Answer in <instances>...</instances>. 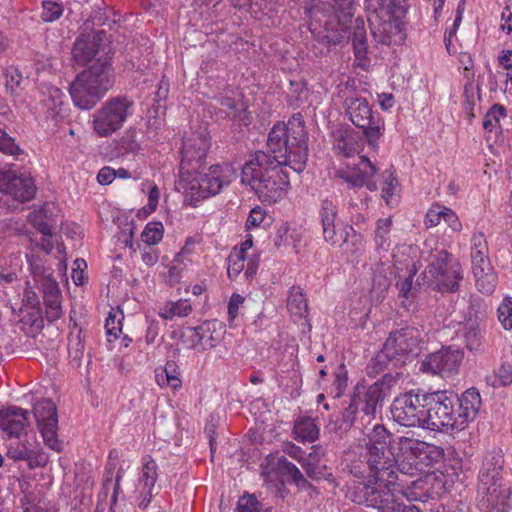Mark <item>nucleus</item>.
I'll return each mask as SVG.
<instances>
[{
  "label": "nucleus",
  "mask_w": 512,
  "mask_h": 512,
  "mask_svg": "<svg viewBox=\"0 0 512 512\" xmlns=\"http://www.w3.org/2000/svg\"><path fill=\"white\" fill-rule=\"evenodd\" d=\"M258 506L255 495H244L239 499L235 512H259Z\"/></svg>",
  "instance_id": "052dcab7"
},
{
  "label": "nucleus",
  "mask_w": 512,
  "mask_h": 512,
  "mask_svg": "<svg viewBox=\"0 0 512 512\" xmlns=\"http://www.w3.org/2000/svg\"><path fill=\"white\" fill-rule=\"evenodd\" d=\"M392 226L391 217L380 218L376 221L374 243L378 252H387L391 246L390 231Z\"/></svg>",
  "instance_id": "2f4dec72"
},
{
  "label": "nucleus",
  "mask_w": 512,
  "mask_h": 512,
  "mask_svg": "<svg viewBox=\"0 0 512 512\" xmlns=\"http://www.w3.org/2000/svg\"><path fill=\"white\" fill-rule=\"evenodd\" d=\"M301 450H289V455L296 458L308 477L321 479L326 476L327 466L323 459V450H312L307 456H298Z\"/></svg>",
  "instance_id": "393cba45"
},
{
  "label": "nucleus",
  "mask_w": 512,
  "mask_h": 512,
  "mask_svg": "<svg viewBox=\"0 0 512 512\" xmlns=\"http://www.w3.org/2000/svg\"><path fill=\"white\" fill-rule=\"evenodd\" d=\"M388 269H390V267H386L383 263L377 265V270L372 278L373 290H379L380 293H383L390 287L391 281L387 276Z\"/></svg>",
  "instance_id": "3c124183"
},
{
  "label": "nucleus",
  "mask_w": 512,
  "mask_h": 512,
  "mask_svg": "<svg viewBox=\"0 0 512 512\" xmlns=\"http://www.w3.org/2000/svg\"><path fill=\"white\" fill-rule=\"evenodd\" d=\"M396 484L393 481L368 480L357 486L356 497L360 504L377 509L378 512H399L401 502L394 496Z\"/></svg>",
  "instance_id": "ddd939ff"
},
{
  "label": "nucleus",
  "mask_w": 512,
  "mask_h": 512,
  "mask_svg": "<svg viewBox=\"0 0 512 512\" xmlns=\"http://www.w3.org/2000/svg\"><path fill=\"white\" fill-rule=\"evenodd\" d=\"M105 38L104 31L81 34L73 45L76 62L85 64L95 58V62L79 73L70 85L72 101L82 110L92 109L114 85V71L111 57L105 51Z\"/></svg>",
  "instance_id": "f03ea898"
},
{
  "label": "nucleus",
  "mask_w": 512,
  "mask_h": 512,
  "mask_svg": "<svg viewBox=\"0 0 512 512\" xmlns=\"http://www.w3.org/2000/svg\"><path fill=\"white\" fill-rule=\"evenodd\" d=\"M397 30V26L391 22H382L378 26L371 28L374 40L383 45H391L393 42V32Z\"/></svg>",
  "instance_id": "79ce46f5"
},
{
  "label": "nucleus",
  "mask_w": 512,
  "mask_h": 512,
  "mask_svg": "<svg viewBox=\"0 0 512 512\" xmlns=\"http://www.w3.org/2000/svg\"><path fill=\"white\" fill-rule=\"evenodd\" d=\"M163 231L161 222H149L141 234L142 241L148 245H155L161 241Z\"/></svg>",
  "instance_id": "49530a36"
},
{
  "label": "nucleus",
  "mask_w": 512,
  "mask_h": 512,
  "mask_svg": "<svg viewBox=\"0 0 512 512\" xmlns=\"http://www.w3.org/2000/svg\"><path fill=\"white\" fill-rule=\"evenodd\" d=\"M31 269L33 275L37 277L38 275H42L43 279L41 281V288L43 292V296H53L54 294H60V289L57 281L51 277V273L46 275V269L40 266H34L31 264Z\"/></svg>",
  "instance_id": "ea45409f"
},
{
  "label": "nucleus",
  "mask_w": 512,
  "mask_h": 512,
  "mask_svg": "<svg viewBox=\"0 0 512 512\" xmlns=\"http://www.w3.org/2000/svg\"><path fill=\"white\" fill-rule=\"evenodd\" d=\"M359 408L350 400V404L341 414V418L336 421L334 429L340 431H348L355 420L356 413Z\"/></svg>",
  "instance_id": "de8ad7c7"
},
{
  "label": "nucleus",
  "mask_w": 512,
  "mask_h": 512,
  "mask_svg": "<svg viewBox=\"0 0 512 512\" xmlns=\"http://www.w3.org/2000/svg\"><path fill=\"white\" fill-rule=\"evenodd\" d=\"M287 309L295 318L302 319L308 315V303L301 287L293 286L290 288Z\"/></svg>",
  "instance_id": "c756f323"
},
{
  "label": "nucleus",
  "mask_w": 512,
  "mask_h": 512,
  "mask_svg": "<svg viewBox=\"0 0 512 512\" xmlns=\"http://www.w3.org/2000/svg\"><path fill=\"white\" fill-rule=\"evenodd\" d=\"M293 436L296 441L303 445L313 443L319 437V427L309 417L299 419L294 424Z\"/></svg>",
  "instance_id": "c85d7f7f"
},
{
  "label": "nucleus",
  "mask_w": 512,
  "mask_h": 512,
  "mask_svg": "<svg viewBox=\"0 0 512 512\" xmlns=\"http://www.w3.org/2000/svg\"><path fill=\"white\" fill-rule=\"evenodd\" d=\"M383 381H376L372 385H357L351 401L367 416L374 415L377 405L383 401Z\"/></svg>",
  "instance_id": "412c9836"
},
{
  "label": "nucleus",
  "mask_w": 512,
  "mask_h": 512,
  "mask_svg": "<svg viewBox=\"0 0 512 512\" xmlns=\"http://www.w3.org/2000/svg\"><path fill=\"white\" fill-rule=\"evenodd\" d=\"M209 147V139L204 133H192L184 140L179 168L180 182L198 173L205 163Z\"/></svg>",
  "instance_id": "dca6fc26"
},
{
  "label": "nucleus",
  "mask_w": 512,
  "mask_h": 512,
  "mask_svg": "<svg viewBox=\"0 0 512 512\" xmlns=\"http://www.w3.org/2000/svg\"><path fill=\"white\" fill-rule=\"evenodd\" d=\"M462 280V265L451 253L439 250L430 256L423 272V281L428 287L441 293H455Z\"/></svg>",
  "instance_id": "7ed1b4c3"
},
{
  "label": "nucleus",
  "mask_w": 512,
  "mask_h": 512,
  "mask_svg": "<svg viewBox=\"0 0 512 512\" xmlns=\"http://www.w3.org/2000/svg\"><path fill=\"white\" fill-rule=\"evenodd\" d=\"M366 463H353L350 472L357 478L364 477L366 469L369 470L368 480L390 481L395 474L396 455L393 450H367L365 453Z\"/></svg>",
  "instance_id": "2eb2a0df"
},
{
  "label": "nucleus",
  "mask_w": 512,
  "mask_h": 512,
  "mask_svg": "<svg viewBox=\"0 0 512 512\" xmlns=\"http://www.w3.org/2000/svg\"><path fill=\"white\" fill-rule=\"evenodd\" d=\"M498 481L485 485V491L478 499V507L482 512H507L508 495Z\"/></svg>",
  "instance_id": "5701e85b"
},
{
  "label": "nucleus",
  "mask_w": 512,
  "mask_h": 512,
  "mask_svg": "<svg viewBox=\"0 0 512 512\" xmlns=\"http://www.w3.org/2000/svg\"><path fill=\"white\" fill-rule=\"evenodd\" d=\"M473 301L475 304L472 302L471 308L475 305L478 308L475 313L476 319L468 322L463 328V339L467 349L470 351H477L481 346V334L476 320L485 316V308L481 299H474Z\"/></svg>",
  "instance_id": "bb28decb"
},
{
  "label": "nucleus",
  "mask_w": 512,
  "mask_h": 512,
  "mask_svg": "<svg viewBox=\"0 0 512 512\" xmlns=\"http://www.w3.org/2000/svg\"><path fill=\"white\" fill-rule=\"evenodd\" d=\"M33 413L44 444L48 448H59L61 442L57 435L58 417L55 404L50 399H42L35 403Z\"/></svg>",
  "instance_id": "6ab92c4d"
},
{
  "label": "nucleus",
  "mask_w": 512,
  "mask_h": 512,
  "mask_svg": "<svg viewBox=\"0 0 512 512\" xmlns=\"http://www.w3.org/2000/svg\"><path fill=\"white\" fill-rule=\"evenodd\" d=\"M498 319L506 330H512V298H505L498 307Z\"/></svg>",
  "instance_id": "5fc2aeb1"
},
{
  "label": "nucleus",
  "mask_w": 512,
  "mask_h": 512,
  "mask_svg": "<svg viewBox=\"0 0 512 512\" xmlns=\"http://www.w3.org/2000/svg\"><path fill=\"white\" fill-rule=\"evenodd\" d=\"M187 250H186V247L182 249L181 252H179L174 260L172 261L171 265L168 267V271L167 273L164 274V278L166 280V282L170 285V286H173L174 284H176L177 282L180 281L181 279V276H182V268L178 266V264L181 263V259L184 255V253H186Z\"/></svg>",
  "instance_id": "8fccbe9b"
},
{
  "label": "nucleus",
  "mask_w": 512,
  "mask_h": 512,
  "mask_svg": "<svg viewBox=\"0 0 512 512\" xmlns=\"http://www.w3.org/2000/svg\"><path fill=\"white\" fill-rule=\"evenodd\" d=\"M503 464L504 459L501 450H486L479 476L482 485H487L491 481H498Z\"/></svg>",
  "instance_id": "a878e982"
},
{
  "label": "nucleus",
  "mask_w": 512,
  "mask_h": 512,
  "mask_svg": "<svg viewBox=\"0 0 512 512\" xmlns=\"http://www.w3.org/2000/svg\"><path fill=\"white\" fill-rule=\"evenodd\" d=\"M458 407V424L456 430H462L465 426L473 421L481 406V396L476 388L467 389L459 398Z\"/></svg>",
  "instance_id": "4be33fe9"
},
{
  "label": "nucleus",
  "mask_w": 512,
  "mask_h": 512,
  "mask_svg": "<svg viewBox=\"0 0 512 512\" xmlns=\"http://www.w3.org/2000/svg\"><path fill=\"white\" fill-rule=\"evenodd\" d=\"M124 319L123 312L121 310L110 311L106 318V332L108 335V341L117 339L122 333V320Z\"/></svg>",
  "instance_id": "37998d69"
},
{
  "label": "nucleus",
  "mask_w": 512,
  "mask_h": 512,
  "mask_svg": "<svg viewBox=\"0 0 512 512\" xmlns=\"http://www.w3.org/2000/svg\"><path fill=\"white\" fill-rule=\"evenodd\" d=\"M475 285L479 292L486 295H491L496 289L498 283V276L494 268L488 270H479L474 272Z\"/></svg>",
  "instance_id": "c9c22d12"
},
{
  "label": "nucleus",
  "mask_w": 512,
  "mask_h": 512,
  "mask_svg": "<svg viewBox=\"0 0 512 512\" xmlns=\"http://www.w3.org/2000/svg\"><path fill=\"white\" fill-rule=\"evenodd\" d=\"M176 365L173 362H167L166 365L160 369L165 376L166 386L177 389L181 386V380L176 376Z\"/></svg>",
  "instance_id": "680f3d73"
},
{
  "label": "nucleus",
  "mask_w": 512,
  "mask_h": 512,
  "mask_svg": "<svg viewBox=\"0 0 512 512\" xmlns=\"http://www.w3.org/2000/svg\"><path fill=\"white\" fill-rule=\"evenodd\" d=\"M5 77L6 89L9 90L11 94H14L23 80L21 73L18 71V69H10L6 71Z\"/></svg>",
  "instance_id": "69168bd1"
},
{
  "label": "nucleus",
  "mask_w": 512,
  "mask_h": 512,
  "mask_svg": "<svg viewBox=\"0 0 512 512\" xmlns=\"http://www.w3.org/2000/svg\"><path fill=\"white\" fill-rule=\"evenodd\" d=\"M134 101L126 95L109 98L93 115V129L99 137L119 131L132 116Z\"/></svg>",
  "instance_id": "0eeeda50"
},
{
  "label": "nucleus",
  "mask_w": 512,
  "mask_h": 512,
  "mask_svg": "<svg viewBox=\"0 0 512 512\" xmlns=\"http://www.w3.org/2000/svg\"><path fill=\"white\" fill-rule=\"evenodd\" d=\"M335 8L339 11L338 21H346L353 16L352 3L353 0H334Z\"/></svg>",
  "instance_id": "338daca9"
},
{
  "label": "nucleus",
  "mask_w": 512,
  "mask_h": 512,
  "mask_svg": "<svg viewBox=\"0 0 512 512\" xmlns=\"http://www.w3.org/2000/svg\"><path fill=\"white\" fill-rule=\"evenodd\" d=\"M507 116L506 108L501 104L492 105L486 112L483 120V128L486 132H501V120Z\"/></svg>",
  "instance_id": "473e14b6"
},
{
  "label": "nucleus",
  "mask_w": 512,
  "mask_h": 512,
  "mask_svg": "<svg viewBox=\"0 0 512 512\" xmlns=\"http://www.w3.org/2000/svg\"><path fill=\"white\" fill-rule=\"evenodd\" d=\"M246 255H242V252H232L228 258L227 273L230 279H235L241 271L244 269V262Z\"/></svg>",
  "instance_id": "864d4df0"
},
{
  "label": "nucleus",
  "mask_w": 512,
  "mask_h": 512,
  "mask_svg": "<svg viewBox=\"0 0 512 512\" xmlns=\"http://www.w3.org/2000/svg\"><path fill=\"white\" fill-rule=\"evenodd\" d=\"M486 382L492 387H506L512 384V366L502 364L498 370L486 377Z\"/></svg>",
  "instance_id": "a19ab883"
},
{
  "label": "nucleus",
  "mask_w": 512,
  "mask_h": 512,
  "mask_svg": "<svg viewBox=\"0 0 512 512\" xmlns=\"http://www.w3.org/2000/svg\"><path fill=\"white\" fill-rule=\"evenodd\" d=\"M426 333L423 329L406 326L389 333L383 344L382 353L389 360L405 363L418 357L425 349Z\"/></svg>",
  "instance_id": "39448f33"
},
{
  "label": "nucleus",
  "mask_w": 512,
  "mask_h": 512,
  "mask_svg": "<svg viewBox=\"0 0 512 512\" xmlns=\"http://www.w3.org/2000/svg\"><path fill=\"white\" fill-rule=\"evenodd\" d=\"M444 208L445 206H441L438 204L433 205L426 213L425 225L427 227L437 226L443 219Z\"/></svg>",
  "instance_id": "e2e57ef3"
},
{
  "label": "nucleus",
  "mask_w": 512,
  "mask_h": 512,
  "mask_svg": "<svg viewBox=\"0 0 512 512\" xmlns=\"http://www.w3.org/2000/svg\"><path fill=\"white\" fill-rule=\"evenodd\" d=\"M192 311V307L187 300L167 303L160 311L159 315L165 320H171L175 316L185 317Z\"/></svg>",
  "instance_id": "4c0bfd02"
},
{
  "label": "nucleus",
  "mask_w": 512,
  "mask_h": 512,
  "mask_svg": "<svg viewBox=\"0 0 512 512\" xmlns=\"http://www.w3.org/2000/svg\"><path fill=\"white\" fill-rule=\"evenodd\" d=\"M351 29L354 53L357 58H362L365 56L368 48L364 21L360 18L355 19Z\"/></svg>",
  "instance_id": "72a5a7b5"
},
{
  "label": "nucleus",
  "mask_w": 512,
  "mask_h": 512,
  "mask_svg": "<svg viewBox=\"0 0 512 512\" xmlns=\"http://www.w3.org/2000/svg\"><path fill=\"white\" fill-rule=\"evenodd\" d=\"M398 186V180L392 172H388L383 185H382V198L385 200L387 205H391L392 196Z\"/></svg>",
  "instance_id": "13d9d810"
},
{
  "label": "nucleus",
  "mask_w": 512,
  "mask_h": 512,
  "mask_svg": "<svg viewBox=\"0 0 512 512\" xmlns=\"http://www.w3.org/2000/svg\"><path fill=\"white\" fill-rule=\"evenodd\" d=\"M334 149L345 157L354 155L357 152V147L352 133L348 130L339 131L335 139Z\"/></svg>",
  "instance_id": "58836bf2"
},
{
  "label": "nucleus",
  "mask_w": 512,
  "mask_h": 512,
  "mask_svg": "<svg viewBox=\"0 0 512 512\" xmlns=\"http://www.w3.org/2000/svg\"><path fill=\"white\" fill-rule=\"evenodd\" d=\"M394 258V268L396 270V274L398 277H404V280L398 284L399 285V295L402 297H407L412 289L413 278L417 273V268L415 262L412 259L406 260V272L403 274L402 267L398 266L397 255L393 256Z\"/></svg>",
  "instance_id": "7c9ffc66"
},
{
  "label": "nucleus",
  "mask_w": 512,
  "mask_h": 512,
  "mask_svg": "<svg viewBox=\"0 0 512 512\" xmlns=\"http://www.w3.org/2000/svg\"><path fill=\"white\" fill-rule=\"evenodd\" d=\"M232 169L228 165H212L208 171L202 173L198 170L185 183L183 188L197 199H205L221 192L231 182Z\"/></svg>",
  "instance_id": "f8f14e48"
},
{
  "label": "nucleus",
  "mask_w": 512,
  "mask_h": 512,
  "mask_svg": "<svg viewBox=\"0 0 512 512\" xmlns=\"http://www.w3.org/2000/svg\"><path fill=\"white\" fill-rule=\"evenodd\" d=\"M337 175L353 188H360L366 186L370 191H376L378 189V186L375 181H364L357 171H338Z\"/></svg>",
  "instance_id": "a18cd8bd"
},
{
  "label": "nucleus",
  "mask_w": 512,
  "mask_h": 512,
  "mask_svg": "<svg viewBox=\"0 0 512 512\" xmlns=\"http://www.w3.org/2000/svg\"><path fill=\"white\" fill-rule=\"evenodd\" d=\"M357 172L364 181H373L372 178L377 173V168L366 156H361Z\"/></svg>",
  "instance_id": "bf43d9fd"
},
{
  "label": "nucleus",
  "mask_w": 512,
  "mask_h": 512,
  "mask_svg": "<svg viewBox=\"0 0 512 512\" xmlns=\"http://www.w3.org/2000/svg\"><path fill=\"white\" fill-rule=\"evenodd\" d=\"M308 136L300 113L287 123L277 122L268 134L267 151L258 150L250 155L241 171V182L258 195L264 203L281 199L289 186L288 176L281 166H289L301 173L308 160Z\"/></svg>",
  "instance_id": "f257e3e1"
},
{
  "label": "nucleus",
  "mask_w": 512,
  "mask_h": 512,
  "mask_svg": "<svg viewBox=\"0 0 512 512\" xmlns=\"http://www.w3.org/2000/svg\"><path fill=\"white\" fill-rule=\"evenodd\" d=\"M84 341L81 329L76 334L70 333L68 342V352L73 360H81L84 355Z\"/></svg>",
  "instance_id": "09e8293b"
},
{
  "label": "nucleus",
  "mask_w": 512,
  "mask_h": 512,
  "mask_svg": "<svg viewBox=\"0 0 512 512\" xmlns=\"http://www.w3.org/2000/svg\"><path fill=\"white\" fill-rule=\"evenodd\" d=\"M30 426L29 412L18 406H8L0 410V431L11 439H21Z\"/></svg>",
  "instance_id": "aec40b11"
},
{
  "label": "nucleus",
  "mask_w": 512,
  "mask_h": 512,
  "mask_svg": "<svg viewBox=\"0 0 512 512\" xmlns=\"http://www.w3.org/2000/svg\"><path fill=\"white\" fill-rule=\"evenodd\" d=\"M426 398L425 427L431 430L442 428L456 430L458 415L454 416V406L457 405L458 396L453 392L437 391L423 395Z\"/></svg>",
  "instance_id": "9d476101"
},
{
  "label": "nucleus",
  "mask_w": 512,
  "mask_h": 512,
  "mask_svg": "<svg viewBox=\"0 0 512 512\" xmlns=\"http://www.w3.org/2000/svg\"><path fill=\"white\" fill-rule=\"evenodd\" d=\"M63 7L60 3L54 1H44L41 18L45 22H53L61 17Z\"/></svg>",
  "instance_id": "6e6d98bb"
},
{
  "label": "nucleus",
  "mask_w": 512,
  "mask_h": 512,
  "mask_svg": "<svg viewBox=\"0 0 512 512\" xmlns=\"http://www.w3.org/2000/svg\"><path fill=\"white\" fill-rule=\"evenodd\" d=\"M216 322L206 321L197 326V333L202 340L201 352L213 349L219 342V336L214 335ZM201 342V340H199Z\"/></svg>",
  "instance_id": "e433bc0d"
},
{
  "label": "nucleus",
  "mask_w": 512,
  "mask_h": 512,
  "mask_svg": "<svg viewBox=\"0 0 512 512\" xmlns=\"http://www.w3.org/2000/svg\"><path fill=\"white\" fill-rule=\"evenodd\" d=\"M396 455L395 468L405 475H415L428 467L449 461L452 469L460 468L461 456L457 450H402Z\"/></svg>",
  "instance_id": "423d86ee"
},
{
  "label": "nucleus",
  "mask_w": 512,
  "mask_h": 512,
  "mask_svg": "<svg viewBox=\"0 0 512 512\" xmlns=\"http://www.w3.org/2000/svg\"><path fill=\"white\" fill-rule=\"evenodd\" d=\"M158 478V465L156 461L147 455L143 457L142 470L139 477V486L154 490L155 483Z\"/></svg>",
  "instance_id": "f704fd0d"
},
{
  "label": "nucleus",
  "mask_w": 512,
  "mask_h": 512,
  "mask_svg": "<svg viewBox=\"0 0 512 512\" xmlns=\"http://www.w3.org/2000/svg\"><path fill=\"white\" fill-rule=\"evenodd\" d=\"M489 256V248L486 237L482 232H476L471 237L470 257Z\"/></svg>",
  "instance_id": "603ef678"
},
{
  "label": "nucleus",
  "mask_w": 512,
  "mask_h": 512,
  "mask_svg": "<svg viewBox=\"0 0 512 512\" xmlns=\"http://www.w3.org/2000/svg\"><path fill=\"white\" fill-rule=\"evenodd\" d=\"M320 220L322 224V233L324 240L332 246L342 247L346 251L354 252L361 244L362 236L353 228L345 225L337 229L335 221L338 214L337 205L325 199L321 203Z\"/></svg>",
  "instance_id": "6e6552de"
},
{
  "label": "nucleus",
  "mask_w": 512,
  "mask_h": 512,
  "mask_svg": "<svg viewBox=\"0 0 512 512\" xmlns=\"http://www.w3.org/2000/svg\"><path fill=\"white\" fill-rule=\"evenodd\" d=\"M394 444L401 445L400 448H414L413 440L400 436H393L382 425H375L365 442L366 448H393Z\"/></svg>",
  "instance_id": "b1692460"
},
{
  "label": "nucleus",
  "mask_w": 512,
  "mask_h": 512,
  "mask_svg": "<svg viewBox=\"0 0 512 512\" xmlns=\"http://www.w3.org/2000/svg\"><path fill=\"white\" fill-rule=\"evenodd\" d=\"M40 102L47 110L60 114L64 103V93L56 86L44 84L39 89Z\"/></svg>",
  "instance_id": "cd10ccee"
},
{
  "label": "nucleus",
  "mask_w": 512,
  "mask_h": 512,
  "mask_svg": "<svg viewBox=\"0 0 512 512\" xmlns=\"http://www.w3.org/2000/svg\"><path fill=\"white\" fill-rule=\"evenodd\" d=\"M30 220L32 225L43 235L52 236L53 231L49 224L44 220L43 214L41 211L33 212L30 215Z\"/></svg>",
  "instance_id": "0e129e2a"
},
{
  "label": "nucleus",
  "mask_w": 512,
  "mask_h": 512,
  "mask_svg": "<svg viewBox=\"0 0 512 512\" xmlns=\"http://www.w3.org/2000/svg\"><path fill=\"white\" fill-rule=\"evenodd\" d=\"M344 106L349 120L363 131L368 143L375 146L384 130V121L379 113L372 110L371 105L364 97H347Z\"/></svg>",
  "instance_id": "1a4fd4ad"
},
{
  "label": "nucleus",
  "mask_w": 512,
  "mask_h": 512,
  "mask_svg": "<svg viewBox=\"0 0 512 512\" xmlns=\"http://www.w3.org/2000/svg\"><path fill=\"white\" fill-rule=\"evenodd\" d=\"M450 466L449 461L437 464L435 470L426 473L423 477L412 481L400 492L409 502L412 501H435L442 498L447 492L446 467Z\"/></svg>",
  "instance_id": "9b49d317"
},
{
  "label": "nucleus",
  "mask_w": 512,
  "mask_h": 512,
  "mask_svg": "<svg viewBox=\"0 0 512 512\" xmlns=\"http://www.w3.org/2000/svg\"><path fill=\"white\" fill-rule=\"evenodd\" d=\"M48 460V454L44 450H39V452L30 453L27 465L30 469H34L36 467H43L48 463Z\"/></svg>",
  "instance_id": "774afa93"
},
{
  "label": "nucleus",
  "mask_w": 512,
  "mask_h": 512,
  "mask_svg": "<svg viewBox=\"0 0 512 512\" xmlns=\"http://www.w3.org/2000/svg\"><path fill=\"white\" fill-rule=\"evenodd\" d=\"M260 469L264 483L275 487L282 498L288 494L286 484L295 485L300 491H306L312 486L295 464L275 453L265 457Z\"/></svg>",
  "instance_id": "20e7f679"
},
{
  "label": "nucleus",
  "mask_w": 512,
  "mask_h": 512,
  "mask_svg": "<svg viewBox=\"0 0 512 512\" xmlns=\"http://www.w3.org/2000/svg\"><path fill=\"white\" fill-rule=\"evenodd\" d=\"M43 302L46 308L45 315L49 322H54L61 318V293L53 296H43Z\"/></svg>",
  "instance_id": "c03bdc74"
},
{
  "label": "nucleus",
  "mask_w": 512,
  "mask_h": 512,
  "mask_svg": "<svg viewBox=\"0 0 512 512\" xmlns=\"http://www.w3.org/2000/svg\"><path fill=\"white\" fill-rule=\"evenodd\" d=\"M0 134V152L10 156H17L23 153V150L16 144L13 137L9 136L2 129Z\"/></svg>",
  "instance_id": "4d7b16f0"
},
{
  "label": "nucleus",
  "mask_w": 512,
  "mask_h": 512,
  "mask_svg": "<svg viewBox=\"0 0 512 512\" xmlns=\"http://www.w3.org/2000/svg\"><path fill=\"white\" fill-rule=\"evenodd\" d=\"M463 356V351L458 348H442L425 358L421 364V370L448 378L458 373Z\"/></svg>",
  "instance_id": "a211bd4d"
},
{
  "label": "nucleus",
  "mask_w": 512,
  "mask_h": 512,
  "mask_svg": "<svg viewBox=\"0 0 512 512\" xmlns=\"http://www.w3.org/2000/svg\"><path fill=\"white\" fill-rule=\"evenodd\" d=\"M36 192L32 177L12 171H0V201L8 204L9 200L26 202L31 200Z\"/></svg>",
  "instance_id": "f3484780"
},
{
  "label": "nucleus",
  "mask_w": 512,
  "mask_h": 512,
  "mask_svg": "<svg viewBox=\"0 0 512 512\" xmlns=\"http://www.w3.org/2000/svg\"><path fill=\"white\" fill-rule=\"evenodd\" d=\"M427 392L418 389L400 394L395 398L391 407L393 419L400 425L406 427H425L426 419V398Z\"/></svg>",
  "instance_id": "4468645a"
}]
</instances>
